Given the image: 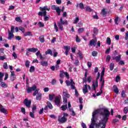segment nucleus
<instances>
[{"mask_svg":"<svg viewBox=\"0 0 128 128\" xmlns=\"http://www.w3.org/2000/svg\"><path fill=\"white\" fill-rule=\"evenodd\" d=\"M110 58H112L110 56L108 55L106 58V62H110Z\"/></svg>","mask_w":128,"mask_h":128,"instance_id":"a19ab883","label":"nucleus"},{"mask_svg":"<svg viewBox=\"0 0 128 128\" xmlns=\"http://www.w3.org/2000/svg\"><path fill=\"white\" fill-rule=\"evenodd\" d=\"M14 6L11 5L9 6L8 10H14Z\"/></svg>","mask_w":128,"mask_h":128,"instance_id":"bf43d9fd","label":"nucleus"},{"mask_svg":"<svg viewBox=\"0 0 128 128\" xmlns=\"http://www.w3.org/2000/svg\"><path fill=\"white\" fill-rule=\"evenodd\" d=\"M113 90L115 94H118L120 91L118 90V86H116V85H114L113 86Z\"/></svg>","mask_w":128,"mask_h":128,"instance_id":"2eb2a0df","label":"nucleus"},{"mask_svg":"<svg viewBox=\"0 0 128 128\" xmlns=\"http://www.w3.org/2000/svg\"><path fill=\"white\" fill-rule=\"evenodd\" d=\"M57 24H58V27L59 30H60L62 31L64 30V26H63L64 24H60V22H58Z\"/></svg>","mask_w":128,"mask_h":128,"instance_id":"6ab92c4d","label":"nucleus"},{"mask_svg":"<svg viewBox=\"0 0 128 128\" xmlns=\"http://www.w3.org/2000/svg\"><path fill=\"white\" fill-rule=\"evenodd\" d=\"M36 90V85H34L32 87H29L28 88L27 92L28 94H30L32 92Z\"/></svg>","mask_w":128,"mask_h":128,"instance_id":"6e6552de","label":"nucleus"},{"mask_svg":"<svg viewBox=\"0 0 128 128\" xmlns=\"http://www.w3.org/2000/svg\"><path fill=\"white\" fill-rule=\"evenodd\" d=\"M94 118H96L92 117V118L91 119L92 122H91L90 126H96V128H100V126H102V121H101L100 122L96 124V120H94Z\"/></svg>","mask_w":128,"mask_h":128,"instance_id":"7ed1b4c3","label":"nucleus"},{"mask_svg":"<svg viewBox=\"0 0 128 128\" xmlns=\"http://www.w3.org/2000/svg\"><path fill=\"white\" fill-rule=\"evenodd\" d=\"M40 41L42 43L44 44V36L42 35L39 38Z\"/></svg>","mask_w":128,"mask_h":128,"instance_id":"bb28decb","label":"nucleus"},{"mask_svg":"<svg viewBox=\"0 0 128 128\" xmlns=\"http://www.w3.org/2000/svg\"><path fill=\"white\" fill-rule=\"evenodd\" d=\"M64 72L62 71L60 72V78H64Z\"/></svg>","mask_w":128,"mask_h":128,"instance_id":"13d9d810","label":"nucleus"},{"mask_svg":"<svg viewBox=\"0 0 128 128\" xmlns=\"http://www.w3.org/2000/svg\"><path fill=\"white\" fill-rule=\"evenodd\" d=\"M92 56H98V52L93 51L92 52Z\"/></svg>","mask_w":128,"mask_h":128,"instance_id":"864d4df0","label":"nucleus"},{"mask_svg":"<svg viewBox=\"0 0 128 128\" xmlns=\"http://www.w3.org/2000/svg\"><path fill=\"white\" fill-rule=\"evenodd\" d=\"M38 24H39V26L40 28H44V23H42V22H40Z\"/></svg>","mask_w":128,"mask_h":128,"instance_id":"603ef678","label":"nucleus"},{"mask_svg":"<svg viewBox=\"0 0 128 128\" xmlns=\"http://www.w3.org/2000/svg\"><path fill=\"white\" fill-rule=\"evenodd\" d=\"M58 120L60 124H64V122H68V118H64V116L60 118V116H59Z\"/></svg>","mask_w":128,"mask_h":128,"instance_id":"423d86ee","label":"nucleus"},{"mask_svg":"<svg viewBox=\"0 0 128 128\" xmlns=\"http://www.w3.org/2000/svg\"><path fill=\"white\" fill-rule=\"evenodd\" d=\"M121 59H122V55L120 54L118 55V56H116L115 57H114L113 58V60H115L116 62H120Z\"/></svg>","mask_w":128,"mask_h":128,"instance_id":"4468645a","label":"nucleus"},{"mask_svg":"<svg viewBox=\"0 0 128 128\" xmlns=\"http://www.w3.org/2000/svg\"><path fill=\"white\" fill-rule=\"evenodd\" d=\"M93 32L94 34H96L98 32V30L96 28H94L93 30Z\"/></svg>","mask_w":128,"mask_h":128,"instance_id":"49530a36","label":"nucleus"},{"mask_svg":"<svg viewBox=\"0 0 128 128\" xmlns=\"http://www.w3.org/2000/svg\"><path fill=\"white\" fill-rule=\"evenodd\" d=\"M15 20L16 22H22V19H20V17H16V18H15Z\"/></svg>","mask_w":128,"mask_h":128,"instance_id":"c03bdc74","label":"nucleus"},{"mask_svg":"<svg viewBox=\"0 0 128 128\" xmlns=\"http://www.w3.org/2000/svg\"><path fill=\"white\" fill-rule=\"evenodd\" d=\"M55 96L56 95H54V94H49V100H50V102H52V100L54 98Z\"/></svg>","mask_w":128,"mask_h":128,"instance_id":"a878e982","label":"nucleus"},{"mask_svg":"<svg viewBox=\"0 0 128 128\" xmlns=\"http://www.w3.org/2000/svg\"><path fill=\"white\" fill-rule=\"evenodd\" d=\"M118 17H116L114 19V22L116 24L117 26L118 24Z\"/></svg>","mask_w":128,"mask_h":128,"instance_id":"680f3d73","label":"nucleus"},{"mask_svg":"<svg viewBox=\"0 0 128 128\" xmlns=\"http://www.w3.org/2000/svg\"><path fill=\"white\" fill-rule=\"evenodd\" d=\"M100 114L102 117V119L101 120L102 126L101 127V128H106V122H108V118H110V112L108 110L105 108L103 112H101Z\"/></svg>","mask_w":128,"mask_h":128,"instance_id":"f257e3e1","label":"nucleus"},{"mask_svg":"<svg viewBox=\"0 0 128 128\" xmlns=\"http://www.w3.org/2000/svg\"><path fill=\"white\" fill-rule=\"evenodd\" d=\"M96 42H98V39H96V38L92 39L91 40H90L89 44L90 46H96Z\"/></svg>","mask_w":128,"mask_h":128,"instance_id":"1a4fd4ad","label":"nucleus"},{"mask_svg":"<svg viewBox=\"0 0 128 128\" xmlns=\"http://www.w3.org/2000/svg\"><path fill=\"white\" fill-rule=\"evenodd\" d=\"M52 10H56V12L58 16H60V12H62V10L60 8V7H56L55 5H52L51 7Z\"/></svg>","mask_w":128,"mask_h":128,"instance_id":"39448f33","label":"nucleus"},{"mask_svg":"<svg viewBox=\"0 0 128 128\" xmlns=\"http://www.w3.org/2000/svg\"><path fill=\"white\" fill-rule=\"evenodd\" d=\"M79 7L80 8V10H84V4L82 3H80L79 4Z\"/></svg>","mask_w":128,"mask_h":128,"instance_id":"8fccbe9b","label":"nucleus"},{"mask_svg":"<svg viewBox=\"0 0 128 128\" xmlns=\"http://www.w3.org/2000/svg\"><path fill=\"white\" fill-rule=\"evenodd\" d=\"M114 62L110 63V70H114Z\"/></svg>","mask_w":128,"mask_h":128,"instance_id":"7c9ffc66","label":"nucleus"},{"mask_svg":"<svg viewBox=\"0 0 128 128\" xmlns=\"http://www.w3.org/2000/svg\"><path fill=\"white\" fill-rule=\"evenodd\" d=\"M24 36H32V34L30 32H25L24 34Z\"/></svg>","mask_w":128,"mask_h":128,"instance_id":"aec40b11","label":"nucleus"},{"mask_svg":"<svg viewBox=\"0 0 128 128\" xmlns=\"http://www.w3.org/2000/svg\"><path fill=\"white\" fill-rule=\"evenodd\" d=\"M14 38V32H10V30H8V40H10L12 38Z\"/></svg>","mask_w":128,"mask_h":128,"instance_id":"f8f14e48","label":"nucleus"},{"mask_svg":"<svg viewBox=\"0 0 128 128\" xmlns=\"http://www.w3.org/2000/svg\"><path fill=\"white\" fill-rule=\"evenodd\" d=\"M123 112L125 114H126L128 112V106L124 108Z\"/></svg>","mask_w":128,"mask_h":128,"instance_id":"79ce46f5","label":"nucleus"},{"mask_svg":"<svg viewBox=\"0 0 128 128\" xmlns=\"http://www.w3.org/2000/svg\"><path fill=\"white\" fill-rule=\"evenodd\" d=\"M80 21V18L78 17H76L74 20V24H76Z\"/></svg>","mask_w":128,"mask_h":128,"instance_id":"37998d69","label":"nucleus"},{"mask_svg":"<svg viewBox=\"0 0 128 128\" xmlns=\"http://www.w3.org/2000/svg\"><path fill=\"white\" fill-rule=\"evenodd\" d=\"M42 94L40 92L38 93L36 97V100H42Z\"/></svg>","mask_w":128,"mask_h":128,"instance_id":"393cba45","label":"nucleus"},{"mask_svg":"<svg viewBox=\"0 0 128 128\" xmlns=\"http://www.w3.org/2000/svg\"><path fill=\"white\" fill-rule=\"evenodd\" d=\"M76 42H80V39L78 38V35H76Z\"/></svg>","mask_w":128,"mask_h":128,"instance_id":"0e129e2a","label":"nucleus"},{"mask_svg":"<svg viewBox=\"0 0 128 128\" xmlns=\"http://www.w3.org/2000/svg\"><path fill=\"white\" fill-rule=\"evenodd\" d=\"M67 109H68V104H66L65 105H62L61 106V110H63V112H64Z\"/></svg>","mask_w":128,"mask_h":128,"instance_id":"cd10ccee","label":"nucleus"},{"mask_svg":"<svg viewBox=\"0 0 128 128\" xmlns=\"http://www.w3.org/2000/svg\"><path fill=\"white\" fill-rule=\"evenodd\" d=\"M27 50L26 52V55L28 56L30 54V52H38V48H29L26 49Z\"/></svg>","mask_w":128,"mask_h":128,"instance_id":"20e7f679","label":"nucleus"},{"mask_svg":"<svg viewBox=\"0 0 128 128\" xmlns=\"http://www.w3.org/2000/svg\"><path fill=\"white\" fill-rule=\"evenodd\" d=\"M86 12H92V9L89 6L86 7Z\"/></svg>","mask_w":128,"mask_h":128,"instance_id":"72a5a7b5","label":"nucleus"},{"mask_svg":"<svg viewBox=\"0 0 128 128\" xmlns=\"http://www.w3.org/2000/svg\"><path fill=\"white\" fill-rule=\"evenodd\" d=\"M24 104L27 108H30V104H32V100H28V98L24 99Z\"/></svg>","mask_w":128,"mask_h":128,"instance_id":"0eeeda50","label":"nucleus"},{"mask_svg":"<svg viewBox=\"0 0 128 128\" xmlns=\"http://www.w3.org/2000/svg\"><path fill=\"white\" fill-rule=\"evenodd\" d=\"M54 103L57 106H60V97L58 96L55 98Z\"/></svg>","mask_w":128,"mask_h":128,"instance_id":"9d476101","label":"nucleus"},{"mask_svg":"<svg viewBox=\"0 0 128 128\" xmlns=\"http://www.w3.org/2000/svg\"><path fill=\"white\" fill-rule=\"evenodd\" d=\"M101 12L102 13V14L103 16H106V14H108V11L106 10V8H104L102 10Z\"/></svg>","mask_w":128,"mask_h":128,"instance_id":"5701e85b","label":"nucleus"},{"mask_svg":"<svg viewBox=\"0 0 128 128\" xmlns=\"http://www.w3.org/2000/svg\"><path fill=\"white\" fill-rule=\"evenodd\" d=\"M106 44H108V46H110L111 44H112V40H110V38H107L106 39Z\"/></svg>","mask_w":128,"mask_h":128,"instance_id":"473e14b6","label":"nucleus"},{"mask_svg":"<svg viewBox=\"0 0 128 128\" xmlns=\"http://www.w3.org/2000/svg\"><path fill=\"white\" fill-rule=\"evenodd\" d=\"M87 66L88 68H92V62H88L87 63Z\"/></svg>","mask_w":128,"mask_h":128,"instance_id":"e2e57ef3","label":"nucleus"},{"mask_svg":"<svg viewBox=\"0 0 128 128\" xmlns=\"http://www.w3.org/2000/svg\"><path fill=\"white\" fill-rule=\"evenodd\" d=\"M45 54H50V56H52V50L50 49H48L46 52Z\"/></svg>","mask_w":128,"mask_h":128,"instance_id":"b1692460","label":"nucleus"},{"mask_svg":"<svg viewBox=\"0 0 128 128\" xmlns=\"http://www.w3.org/2000/svg\"><path fill=\"white\" fill-rule=\"evenodd\" d=\"M54 28L56 30V32H58V26L56 25V23L55 22H54Z\"/></svg>","mask_w":128,"mask_h":128,"instance_id":"a18cd8bd","label":"nucleus"},{"mask_svg":"<svg viewBox=\"0 0 128 128\" xmlns=\"http://www.w3.org/2000/svg\"><path fill=\"white\" fill-rule=\"evenodd\" d=\"M35 70V68H34V66H31L30 67V72H34Z\"/></svg>","mask_w":128,"mask_h":128,"instance_id":"58836bf2","label":"nucleus"},{"mask_svg":"<svg viewBox=\"0 0 128 128\" xmlns=\"http://www.w3.org/2000/svg\"><path fill=\"white\" fill-rule=\"evenodd\" d=\"M30 61L28 60H26V63H25V66H26V68H30Z\"/></svg>","mask_w":128,"mask_h":128,"instance_id":"3c124183","label":"nucleus"},{"mask_svg":"<svg viewBox=\"0 0 128 128\" xmlns=\"http://www.w3.org/2000/svg\"><path fill=\"white\" fill-rule=\"evenodd\" d=\"M0 86L2 88H8V84H6V82H2L0 83Z\"/></svg>","mask_w":128,"mask_h":128,"instance_id":"c85d7f7f","label":"nucleus"},{"mask_svg":"<svg viewBox=\"0 0 128 128\" xmlns=\"http://www.w3.org/2000/svg\"><path fill=\"white\" fill-rule=\"evenodd\" d=\"M126 116H127L126 114H125L124 116H122V120H124V121L126 120Z\"/></svg>","mask_w":128,"mask_h":128,"instance_id":"774afa93","label":"nucleus"},{"mask_svg":"<svg viewBox=\"0 0 128 128\" xmlns=\"http://www.w3.org/2000/svg\"><path fill=\"white\" fill-rule=\"evenodd\" d=\"M38 90H40V89H36L34 90V92L33 93L34 96H36V94H40V92H38Z\"/></svg>","mask_w":128,"mask_h":128,"instance_id":"c9c22d12","label":"nucleus"},{"mask_svg":"<svg viewBox=\"0 0 128 128\" xmlns=\"http://www.w3.org/2000/svg\"><path fill=\"white\" fill-rule=\"evenodd\" d=\"M64 48L66 50L64 52L66 56H68V52L70 50V46H64Z\"/></svg>","mask_w":128,"mask_h":128,"instance_id":"9b49d317","label":"nucleus"},{"mask_svg":"<svg viewBox=\"0 0 128 128\" xmlns=\"http://www.w3.org/2000/svg\"><path fill=\"white\" fill-rule=\"evenodd\" d=\"M60 24H63V25H66L68 24V21L67 20H62V18H60Z\"/></svg>","mask_w":128,"mask_h":128,"instance_id":"412c9836","label":"nucleus"},{"mask_svg":"<svg viewBox=\"0 0 128 128\" xmlns=\"http://www.w3.org/2000/svg\"><path fill=\"white\" fill-rule=\"evenodd\" d=\"M16 76H10V80L12 81V82H14V80H16Z\"/></svg>","mask_w":128,"mask_h":128,"instance_id":"6e6d98bb","label":"nucleus"},{"mask_svg":"<svg viewBox=\"0 0 128 128\" xmlns=\"http://www.w3.org/2000/svg\"><path fill=\"white\" fill-rule=\"evenodd\" d=\"M12 56H14V60H16L18 58V55L16 54V52H14L12 54Z\"/></svg>","mask_w":128,"mask_h":128,"instance_id":"de8ad7c7","label":"nucleus"},{"mask_svg":"<svg viewBox=\"0 0 128 128\" xmlns=\"http://www.w3.org/2000/svg\"><path fill=\"white\" fill-rule=\"evenodd\" d=\"M46 104H47L48 107L50 110H52V108H54V106H52V103H50V101L47 102Z\"/></svg>","mask_w":128,"mask_h":128,"instance_id":"4be33fe9","label":"nucleus"},{"mask_svg":"<svg viewBox=\"0 0 128 128\" xmlns=\"http://www.w3.org/2000/svg\"><path fill=\"white\" fill-rule=\"evenodd\" d=\"M62 98H63V102H64V104H68V98H66L64 96H63Z\"/></svg>","mask_w":128,"mask_h":128,"instance_id":"4c0bfd02","label":"nucleus"},{"mask_svg":"<svg viewBox=\"0 0 128 128\" xmlns=\"http://www.w3.org/2000/svg\"><path fill=\"white\" fill-rule=\"evenodd\" d=\"M40 64L42 66H48V62L44 61L42 60L40 62Z\"/></svg>","mask_w":128,"mask_h":128,"instance_id":"a211bd4d","label":"nucleus"},{"mask_svg":"<svg viewBox=\"0 0 128 128\" xmlns=\"http://www.w3.org/2000/svg\"><path fill=\"white\" fill-rule=\"evenodd\" d=\"M80 60H83L84 56H82V54L81 53L80 51H79L78 52Z\"/></svg>","mask_w":128,"mask_h":128,"instance_id":"ea45409f","label":"nucleus"},{"mask_svg":"<svg viewBox=\"0 0 128 128\" xmlns=\"http://www.w3.org/2000/svg\"><path fill=\"white\" fill-rule=\"evenodd\" d=\"M120 76H116V82H120Z\"/></svg>","mask_w":128,"mask_h":128,"instance_id":"4d7b16f0","label":"nucleus"},{"mask_svg":"<svg viewBox=\"0 0 128 128\" xmlns=\"http://www.w3.org/2000/svg\"><path fill=\"white\" fill-rule=\"evenodd\" d=\"M40 10L41 12H39L38 13V16H44V22H48L50 20V18L46 16V10H50V8H48V6H44L43 8L40 7Z\"/></svg>","mask_w":128,"mask_h":128,"instance_id":"f03ea898","label":"nucleus"},{"mask_svg":"<svg viewBox=\"0 0 128 128\" xmlns=\"http://www.w3.org/2000/svg\"><path fill=\"white\" fill-rule=\"evenodd\" d=\"M98 114V110H96L92 112V118H96V116Z\"/></svg>","mask_w":128,"mask_h":128,"instance_id":"2f4dec72","label":"nucleus"},{"mask_svg":"<svg viewBox=\"0 0 128 128\" xmlns=\"http://www.w3.org/2000/svg\"><path fill=\"white\" fill-rule=\"evenodd\" d=\"M87 82H92V76H90L88 77L87 78Z\"/></svg>","mask_w":128,"mask_h":128,"instance_id":"69168bd1","label":"nucleus"},{"mask_svg":"<svg viewBox=\"0 0 128 128\" xmlns=\"http://www.w3.org/2000/svg\"><path fill=\"white\" fill-rule=\"evenodd\" d=\"M19 30L22 31V34H24V32H26V29L22 26H20L18 28Z\"/></svg>","mask_w":128,"mask_h":128,"instance_id":"f704fd0d","label":"nucleus"},{"mask_svg":"<svg viewBox=\"0 0 128 128\" xmlns=\"http://www.w3.org/2000/svg\"><path fill=\"white\" fill-rule=\"evenodd\" d=\"M84 32V28H80L78 29V34H82Z\"/></svg>","mask_w":128,"mask_h":128,"instance_id":"e433bc0d","label":"nucleus"},{"mask_svg":"<svg viewBox=\"0 0 128 128\" xmlns=\"http://www.w3.org/2000/svg\"><path fill=\"white\" fill-rule=\"evenodd\" d=\"M0 112H2V114H6V112H8V110H6V108H3V107L1 108H0Z\"/></svg>","mask_w":128,"mask_h":128,"instance_id":"c756f323","label":"nucleus"},{"mask_svg":"<svg viewBox=\"0 0 128 128\" xmlns=\"http://www.w3.org/2000/svg\"><path fill=\"white\" fill-rule=\"evenodd\" d=\"M36 106H34L32 108V112H36Z\"/></svg>","mask_w":128,"mask_h":128,"instance_id":"338daca9","label":"nucleus"},{"mask_svg":"<svg viewBox=\"0 0 128 128\" xmlns=\"http://www.w3.org/2000/svg\"><path fill=\"white\" fill-rule=\"evenodd\" d=\"M101 83V88H100V90H102V88H104V80L102 79V81L100 82Z\"/></svg>","mask_w":128,"mask_h":128,"instance_id":"09e8293b","label":"nucleus"},{"mask_svg":"<svg viewBox=\"0 0 128 128\" xmlns=\"http://www.w3.org/2000/svg\"><path fill=\"white\" fill-rule=\"evenodd\" d=\"M5 70H8V64L6 62H4V66H3Z\"/></svg>","mask_w":128,"mask_h":128,"instance_id":"052dcab7","label":"nucleus"},{"mask_svg":"<svg viewBox=\"0 0 128 128\" xmlns=\"http://www.w3.org/2000/svg\"><path fill=\"white\" fill-rule=\"evenodd\" d=\"M105 72H106V70L104 68H103V70H102V71L101 72V75H100V82H102V79H103L104 76Z\"/></svg>","mask_w":128,"mask_h":128,"instance_id":"f3484780","label":"nucleus"},{"mask_svg":"<svg viewBox=\"0 0 128 128\" xmlns=\"http://www.w3.org/2000/svg\"><path fill=\"white\" fill-rule=\"evenodd\" d=\"M34 112H30V118H34Z\"/></svg>","mask_w":128,"mask_h":128,"instance_id":"5fc2aeb1","label":"nucleus"},{"mask_svg":"<svg viewBox=\"0 0 128 128\" xmlns=\"http://www.w3.org/2000/svg\"><path fill=\"white\" fill-rule=\"evenodd\" d=\"M63 96H64V98H70V94H68V92H66V90H64Z\"/></svg>","mask_w":128,"mask_h":128,"instance_id":"ddd939ff","label":"nucleus"},{"mask_svg":"<svg viewBox=\"0 0 128 128\" xmlns=\"http://www.w3.org/2000/svg\"><path fill=\"white\" fill-rule=\"evenodd\" d=\"M82 92L84 94H88V84H86L82 88Z\"/></svg>","mask_w":128,"mask_h":128,"instance_id":"dca6fc26","label":"nucleus"}]
</instances>
